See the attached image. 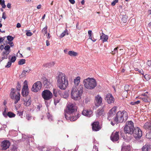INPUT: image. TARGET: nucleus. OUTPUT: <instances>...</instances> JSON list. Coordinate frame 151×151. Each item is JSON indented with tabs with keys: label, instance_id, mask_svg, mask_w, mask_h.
I'll return each instance as SVG.
<instances>
[{
	"label": "nucleus",
	"instance_id": "603ef678",
	"mask_svg": "<svg viewBox=\"0 0 151 151\" xmlns=\"http://www.w3.org/2000/svg\"><path fill=\"white\" fill-rule=\"evenodd\" d=\"M92 151H98V148L96 145H94Z\"/></svg>",
	"mask_w": 151,
	"mask_h": 151
},
{
	"label": "nucleus",
	"instance_id": "4be33fe9",
	"mask_svg": "<svg viewBox=\"0 0 151 151\" xmlns=\"http://www.w3.org/2000/svg\"><path fill=\"white\" fill-rule=\"evenodd\" d=\"M104 111V108L103 107L101 108L100 109L96 111V116L97 117H99L102 115Z\"/></svg>",
	"mask_w": 151,
	"mask_h": 151
},
{
	"label": "nucleus",
	"instance_id": "f03ea898",
	"mask_svg": "<svg viewBox=\"0 0 151 151\" xmlns=\"http://www.w3.org/2000/svg\"><path fill=\"white\" fill-rule=\"evenodd\" d=\"M58 87L62 90H65L68 85V81L64 73H59L57 78Z\"/></svg>",
	"mask_w": 151,
	"mask_h": 151
},
{
	"label": "nucleus",
	"instance_id": "393cba45",
	"mask_svg": "<svg viewBox=\"0 0 151 151\" xmlns=\"http://www.w3.org/2000/svg\"><path fill=\"white\" fill-rule=\"evenodd\" d=\"M24 101V105L26 106H28L31 104V99L30 98L28 99H25Z\"/></svg>",
	"mask_w": 151,
	"mask_h": 151
},
{
	"label": "nucleus",
	"instance_id": "7c9ffc66",
	"mask_svg": "<svg viewBox=\"0 0 151 151\" xmlns=\"http://www.w3.org/2000/svg\"><path fill=\"white\" fill-rule=\"evenodd\" d=\"M68 54L70 56H76L78 55L77 52H75L73 51H70L68 52Z\"/></svg>",
	"mask_w": 151,
	"mask_h": 151
},
{
	"label": "nucleus",
	"instance_id": "8fccbe9b",
	"mask_svg": "<svg viewBox=\"0 0 151 151\" xmlns=\"http://www.w3.org/2000/svg\"><path fill=\"white\" fill-rule=\"evenodd\" d=\"M89 39H91L92 37V31L91 30H89L88 32Z\"/></svg>",
	"mask_w": 151,
	"mask_h": 151
},
{
	"label": "nucleus",
	"instance_id": "37998d69",
	"mask_svg": "<svg viewBox=\"0 0 151 151\" xmlns=\"http://www.w3.org/2000/svg\"><path fill=\"white\" fill-rule=\"evenodd\" d=\"M146 137L147 138L150 139L151 138V132L147 133L146 135Z\"/></svg>",
	"mask_w": 151,
	"mask_h": 151
},
{
	"label": "nucleus",
	"instance_id": "5fc2aeb1",
	"mask_svg": "<svg viewBox=\"0 0 151 151\" xmlns=\"http://www.w3.org/2000/svg\"><path fill=\"white\" fill-rule=\"evenodd\" d=\"M118 2V0H115L111 3V5L112 6H114Z\"/></svg>",
	"mask_w": 151,
	"mask_h": 151
},
{
	"label": "nucleus",
	"instance_id": "e433bc0d",
	"mask_svg": "<svg viewBox=\"0 0 151 151\" xmlns=\"http://www.w3.org/2000/svg\"><path fill=\"white\" fill-rule=\"evenodd\" d=\"M10 46L9 45H6L4 47L5 50L11 52Z\"/></svg>",
	"mask_w": 151,
	"mask_h": 151
},
{
	"label": "nucleus",
	"instance_id": "bb28decb",
	"mask_svg": "<svg viewBox=\"0 0 151 151\" xmlns=\"http://www.w3.org/2000/svg\"><path fill=\"white\" fill-rule=\"evenodd\" d=\"M55 64V62L54 61H53L44 64L43 65V66L46 67L50 68L54 66Z\"/></svg>",
	"mask_w": 151,
	"mask_h": 151
},
{
	"label": "nucleus",
	"instance_id": "ea45409f",
	"mask_svg": "<svg viewBox=\"0 0 151 151\" xmlns=\"http://www.w3.org/2000/svg\"><path fill=\"white\" fill-rule=\"evenodd\" d=\"M7 40L9 42L12 41L14 39V37L12 36L8 35L7 36Z\"/></svg>",
	"mask_w": 151,
	"mask_h": 151
},
{
	"label": "nucleus",
	"instance_id": "72a5a7b5",
	"mask_svg": "<svg viewBox=\"0 0 151 151\" xmlns=\"http://www.w3.org/2000/svg\"><path fill=\"white\" fill-rule=\"evenodd\" d=\"M8 116L10 118L14 117L15 116V114L12 112L9 111L7 113V116Z\"/></svg>",
	"mask_w": 151,
	"mask_h": 151
},
{
	"label": "nucleus",
	"instance_id": "58836bf2",
	"mask_svg": "<svg viewBox=\"0 0 151 151\" xmlns=\"http://www.w3.org/2000/svg\"><path fill=\"white\" fill-rule=\"evenodd\" d=\"M140 103V101L139 100H138L136 101H132L130 102V104L132 105H135L136 104H138Z\"/></svg>",
	"mask_w": 151,
	"mask_h": 151
},
{
	"label": "nucleus",
	"instance_id": "39448f33",
	"mask_svg": "<svg viewBox=\"0 0 151 151\" xmlns=\"http://www.w3.org/2000/svg\"><path fill=\"white\" fill-rule=\"evenodd\" d=\"M128 118L127 112L123 111L122 112L119 111L116 114V117L114 118V121L117 123H122L125 122Z\"/></svg>",
	"mask_w": 151,
	"mask_h": 151
},
{
	"label": "nucleus",
	"instance_id": "c756f323",
	"mask_svg": "<svg viewBox=\"0 0 151 151\" xmlns=\"http://www.w3.org/2000/svg\"><path fill=\"white\" fill-rule=\"evenodd\" d=\"M38 149L41 151H50V150L52 151V150L51 149L47 148H45L44 147H38Z\"/></svg>",
	"mask_w": 151,
	"mask_h": 151
},
{
	"label": "nucleus",
	"instance_id": "412c9836",
	"mask_svg": "<svg viewBox=\"0 0 151 151\" xmlns=\"http://www.w3.org/2000/svg\"><path fill=\"white\" fill-rule=\"evenodd\" d=\"M151 146L148 144H146L142 148V151H150Z\"/></svg>",
	"mask_w": 151,
	"mask_h": 151
},
{
	"label": "nucleus",
	"instance_id": "69168bd1",
	"mask_svg": "<svg viewBox=\"0 0 151 151\" xmlns=\"http://www.w3.org/2000/svg\"><path fill=\"white\" fill-rule=\"evenodd\" d=\"M47 117H48V119L49 120V121H52V118L51 116L50 115H47Z\"/></svg>",
	"mask_w": 151,
	"mask_h": 151
},
{
	"label": "nucleus",
	"instance_id": "5701e85b",
	"mask_svg": "<svg viewBox=\"0 0 151 151\" xmlns=\"http://www.w3.org/2000/svg\"><path fill=\"white\" fill-rule=\"evenodd\" d=\"M81 79L80 77L79 76H77L76 78L74 79V83L75 87H76L78 86L80 82V80Z\"/></svg>",
	"mask_w": 151,
	"mask_h": 151
},
{
	"label": "nucleus",
	"instance_id": "ddd939ff",
	"mask_svg": "<svg viewBox=\"0 0 151 151\" xmlns=\"http://www.w3.org/2000/svg\"><path fill=\"white\" fill-rule=\"evenodd\" d=\"M41 81L43 82L44 86L47 88H49L52 86L50 81L45 77L41 79Z\"/></svg>",
	"mask_w": 151,
	"mask_h": 151
},
{
	"label": "nucleus",
	"instance_id": "de8ad7c7",
	"mask_svg": "<svg viewBox=\"0 0 151 151\" xmlns=\"http://www.w3.org/2000/svg\"><path fill=\"white\" fill-rule=\"evenodd\" d=\"M16 58L15 56H12L10 60V61L12 63H14L16 60Z\"/></svg>",
	"mask_w": 151,
	"mask_h": 151
},
{
	"label": "nucleus",
	"instance_id": "49530a36",
	"mask_svg": "<svg viewBox=\"0 0 151 151\" xmlns=\"http://www.w3.org/2000/svg\"><path fill=\"white\" fill-rule=\"evenodd\" d=\"M144 78L147 80L148 81L150 78V76L148 74H146L144 76Z\"/></svg>",
	"mask_w": 151,
	"mask_h": 151
},
{
	"label": "nucleus",
	"instance_id": "bf43d9fd",
	"mask_svg": "<svg viewBox=\"0 0 151 151\" xmlns=\"http://www.w3.org/2000/svg\"><path fill=\"white\" fill-rule=\"evenodd\" d=\"M147 64L148 66L151 67V60H148Z\"/></svg>",
	"mask_w": 151,
	"mask_h": 151
},
{
	"label": "nucleus",
	"instance_id": "a211bd4d",
	"mask_svg": "<svg viewBox=\"0 0 151 151\" xmlns=\"http://www.w3.org/2000/svg\"><path fill=\"white\" fill-rule=\"evenodd\" d=\"M101 127L99 125V122H94L92 124V129L93 131H97L101 129Z\"/></svg>",
	"mask_w": 151,
	"mask_h": 151
},
{
	"label": "nucleus",
	"instance_id": "0e129e2a",
	"mask_svg": "<svg viewBox=\"0 0 151 151\" xmlns=\"http://www.w3.org/2000/svg\"><path fill=\"white\" fill-rule=\"evenodd\" d=\"M89 101V99L88 98H86L85 99V102L86 103H88Z\"/></svg>",
	"mask_w": 151,
	"mask_h": 151
},
{
	"label": "nucleus",
	"instance_id": "a18cd8bd",
	"mask_svg": "<svg viewBox=\"0 0 151 151\" xmlns=\"http://www.w3.org/2000/svg\"><path fill=\"white\" fill-rule=\"evenodd\" d=\"M129 86L128 85H126L124 86V90L125 91L128 92V91H129Z\"/></svg>",
	"mask_w": 151,
	"mask_h": 151
},
{
	"label": "nucleus",
	"instance_id": "13d9d810",
	"mask_svg": "<svg viewBox=\"0 0 151 151\" xmlns=\"http://www.w3.org/2000/svg\"><path fill=\"white\" fill-rule=\"evenodd\" d=\"M26 35L28 36H30L32 35V33L29 32H27L26 33Z\"/></svg>",
	"mask_w": 151,
	"mask_h": 151
},
{
	"label": "nucleus",
	"instance_id": "6ab92c4d",
	"mask_svg": "<svg viewBox=\"0 0 151 151\" xmlns=\"http://www.w3.org/2000/svg\"><path fill=\"white\" fill-rule=\"evenodd\" d=\"M92 111L90 110H83L82 112V114L88 117H90L92 116Z\"/></svg>",
	"mask_w": 151,
	"mask_h": 151
},
{
	"label": "nucleus",
	"instance_id": "79ce46f5",
	"mask_svg": "<svg viewBox=\"0 0 151 151\" xmlns=\"http://www.w3.org/2000/svg\"><path fill=\"white\" fill-rule=\"evenodd\" d=\"M135 70L136 71H138L139 73L144 75V72L142 69H139L138 68H135Z\"/></svg>",
	"mask_w": 151,
	"mask_h": 151
},
{
	"label": "nucleus",
	"instance_id": "c85d7f7f",
	"mask_svg": "<svg viewBox=\"0 0 151 151\" xmlns=\"http://www.w3.org/2000/svg\"><path fill=\"white\" fill-rule=\"evenodd\" d=\"M17 147L16 145H12L9 149L8 151H17Z\"/></svg>",
	"mask_w": 151,
	"mask_h": 151
},
{
	"label": "nucleus",
	"instance_id": "09e8293b",
	"mask_svg": "<svg viewBox=\"0 0 151 151\" xmlns=\"http://www.w3.org/2000/svg\"><path fill=\"white\" fill-rule=\"evenodd\" d=\"M53 94L54 96L55 97H57V91L55 89H53Z\"/></svg>",
	"mask_w": 151,
	"mask_h": 151
},
{
	"label": "nucleus",
	"instance_id": "1a4fd4ad",
	"mask_svg": "<svg viewBox=\"0 0 151 151\" xmlns=\"http://www.w3.org/2000/svg\"><path fill=\"white\" fill-rule=\"evenodd\" d=\"M52 92L48 90H45L42 93V97L45 100H50L52 98Z\"/></svg>",
	"mask_w": 151,
	"mask_h": 151
},
{
	"label": "nucleus",
	"instance_id": "9b49d317",
	"mask_svg": "<svg viewBox=\"0 0 151 151\" xmlns=\"http://www.w3.org/2000/svg\"><path fill=\"white\" fill-rule=\"evenodd\" d=\"M10 143L8 140H4L2 141L1 144V147L2 150H6L9 148Z\"/></svg>",
	"mask_w": 151,
	"mask_h": 151
},
{
	"label": "nucleus",
	"instance_id": "20e7f679",
	"mask_svg": "<svg viewBox=\"0 0 151 151\" xmlns=\"http://www.w3.org/2000/svg\"><path fill=\"white\" fill-rule=\"evenodd\" d=\"M17 89L12 88L10 93V96L12 99L14 100V104H16L19 101L20 94L19 93L20 85L18 83L17 86Z\"/></svg>",
	"mask_w": 151,
	"mask_h": 151
},
{
	"label": "nucleus",
	"instance_id": "b1692460",
	"mask_svg": "<svg viewBox=\"0 0 151 151\" xmlns=\"http://www.w3.org/2000/svg\"><path fill=\"white\" fill-rule=\"evenodd\" d=\"M108 39V36L103 33H102V35L100 36V40H101L103 42H106Z\"/></svg>",
	"mask_w": 151,
	"mask_h": 151
},
{
	"label": "nucleus",
	"instance_id": "e2e57ef3",
	"mask_svg": "<svg viewBox=\"0 0 151 151\" xmlns=\"http://www.w3.org/2000/svg\"><path fill=\"white\" fill-rule=\"evenodd\" d=\"M142 99L143 101L145 102H148V100L147 98H142Z\"/></svg>",
	"mask_w": 151,
	"mask_h": 151
},
{
	"label": "nucleus",
	"instance_id": "2eb2a0df",
	"mask_svg": "<svg viewBox=\"0 0 151 151\" xmlns=\"http://www.w3.org/2000/svg\"><path fill=\"white\" fill-rule=\"evenodd\" d=\"M28 87L27 84L24 85L23 86L22 90V95L24 97H26L28 94Z\"/></svg>",
	"mask_w": 151,
	"mask_h": 151
},
{
	"label": "nucleus",
	"instance_id": "a878e982",
	"mask_svg": "<svg viewBox=\"0 0 151 151\" xmlns=\"http://www.w3.org/2000/svg\"><path fill=\"white\" fill-rule=\"evenodd\" d=\"M143 127L145 129H147L151 130V123L150 122L146 123L144 124Z\"/></svg>",
	"mask_w": 151,
	"mask_h": 151
},
{
	"label": "nucleus",
	"instance_id": "0eeeda50",
	"mask_svg": "<svg viewBox=\"0 0 151 151\" xmlns=\"http://www.w3.org/2000/svg\"><path fill=\"white\" fill-rule=\"evenodd\" d=\"M134 123L132 121H128L126 122L124 127V132L126 134H132L134 129Z\"/></svg>",
	"mask_w": 151,
	"mask_h": 151
},
{
	"label": "nucleus",
	"instance_id": "9d476101",
	"mask_svg": "<svg viewBox=\"0 0 151 151\" xmlns=\"http://www.w3.org/2000/svg\"><path fill=\"white\" fill-rule=\"evenodd\" d=\"M42 87V84L41 82L40 81H37L33 85L31 90L33 92H37L40 91Z\"/></svg>",
	"mask_w": 151,
	"mask_h": 151
},
{
	"label": "nucleus",
	"instance_id": "4c0bfd02",
	"mask_svg": "<svg viewBox=\"0 0 151 151\" xmlns=\"http://www.w3.org/2000/svg\"><path fill=\"white\" fill-rule=\"evenodd\" d=\"M25 60L24 59H22L20 60L18 64L20 65H23L25 63Z\"/></svg>",
	"mask_w": 151,
	"mask_h": 151
},
{
	"label": "nucleus",
	"instance_id": "473e14b6",
	"mask_svg": "<svg viewBox=\"0 0 151 151\" xmlns=\"http://www.w3.org/2000/svg\"><path fill=\"white\" fill-rule=\"evenodd\" d=\"M68 91H65L62 94L63 97L65 99L68 98L69 96Z\"/></svg>",
	"mask_w": 151,
	"mask_h": 151
},
{
	"label": "nucleus",
	"instance_id": "aec40b11",
	"mask_svg": "<svg viewBox=\"0 0 151 151\" xmlns=\"http://www.w3.org/2000/svg\"><path fill=\"white\" fill-rule=\"evenodd\" d=\"M131 147L128 145L124 143L122 145V151H130Z\"/></svg>",
	"mask_w": 151,
	"mask_h": 151
},
{
	"label": "nucleus",
	"instance_id": "c03bdc74",
	"mask_svg": "<svg viewBox=\"0 0 151 151\" xmlns=\"http://www.w3.org/2000/svg\"><path fill=\"white\" fill-rule=\"evenodd\" d=\"M60 101V99H54V104L55 105H56Z\"/></svg>",
	"mask_w": 151,
	"mask_h": 151
},
{
	"label": "nucleus",
	"instance_id": "4d7b16f0",
	"mask_svg": "<svg viewBox=\"0 0 151 151\" xmlns=\"http://www.w3.org/2000/svg\"><path fill=\"white\" fill-rule=\"evenodd\" d=\"M118 48L117 47L115 48L114 49V51H112V52H114V53H113L114 54H115L116 53L118 52L117 50H118Z\"/></svg>",
	"mask_w": 151,
	"mask_h": 151
},
{
	"label": "nucleus",
	"instance_id": "4468645a",
	"mask_svg": "<svg viewBox=\"0 0 151 151\" xmlns=\"http://www.w3.org/2000/svg\"><path fill=\"white\" fill-rule=\"evenodd\" d=\"M116 108V107L114 106L109 111L108 114V119L109 120V121H110L111 119V118L115 114Z\"/></svg>",
	"mask_w": 151,
	"mask_h": 151
},
{
	"label": "nucleus",
	"instance_id": "c9c22d12",
	"mask_svg": "<svg viewBox=\"0 0 151 151\" xmlns=\"http://www.w3.org/2000/svg\"><path fill=\"white\" fill-rule=\"evenodd\" d=\"M31 70L29 68H26V70H24L22 72V74L24 76H25L26 74V73H29L30 71Z\"/></svg>",
	"mask_w": 151,
	"mask_h": 151
},
{
	"label": "nucleus",
	"instance_id": "338daca9",
	"mask_svg": "<svg viewBox=\"0 0 151 151\" xmlns=\"http://www.w3.org/2000/svg\"><path fill=\"white\" fill-rule=\"evenodd\" d=\"M69 1L72 4H74L75 3V1L74 0H69Z\"/></svg>",
	"mask_w": 151,
	"mask_h": 151
},
{
	"label": "nucleus",
	"instance_id": "3c124183",
	"mask_svg": "<svg viewBox=\"0 0 151 151\" xmlns=\"http://www.w3.org/2000/svg\"><path fill=\"white\" fill-rule=\"evenodd\" d=\"M12 65V62H10V61H9L7 64V65L5 66L6 68H9Z\"/></svg>",
	"mask_w": 151,
	"mask_h": 151
},
{
	"label": "nucleus",
	"instance_id": "774afa93",
	"mask_svg": "<svg viewBox=\"0 0 151 151\" xmlns=\"http://www.w3.org/2000/svg\"><path fill=\"white\" fill-rule=\"evenodd\" d=\"M21 25L19 23H18L17 24V28H19L21 27Z\"/></svg>",
	"mask_w": 151,
	"mask_h": 151
},
{
	"label": "nucleus",
	"instance_id": "f257e3e1",
	"mask_svg": "<svg viewBox=\"0 0 151 151\" xmlns=\"http://www.w3.org/2000/svg\"><path fill=\"white\" fill-rule=\"evenodd\" d=\"M67 109L65 114V118L67 120H70L71 121L76 120L80 116V114H77L76 116H74L73 115H75V113L77 111V107L74 104L69 103L67 105Z\"/></svg>",
	"mask_w": 151,
	"mask_h": 151
},
{
	"label": "nucleus",
	"instance_id": "864d4df0",
	"mask_svg": "<svg viewBox=\"0 0 151 151\" xmlns=\"http://www.w3.org/2000/svg\"><path fill=\"white\" fill-rule=\"evenodd\" d=\"M26 119L28 121L32 119V116L29 114L26 115Z\"/></svg>",
	"mask_w": 151,
	"mask_h": 151
},
{
	"label": "nucleus",
	"instance_id": "052dcab7",
	"mask_svg": "<svg viewBox=\"0 0 151 151\" xmlns=\"http://www.w3.org/2000/svg\"><path fill=\"white\" fill-rule=\"evenodd\" d=\"M6 37H0V44L5 39V38H6Z\"/></svg>",
	"mask_w": 151,
	"mask_h": 151
},
{
	"label": "nucleus",
	"instance_id": "680f3d73",
	"mask_svg": "<svg viewBox=\"0 0 151 151\" xmlns=\"http://www.w3.org/2000/svg\"><path fill=\"white\" fill-rule=\"evenodd\" d=\"M2 18H3L4 19H5L6 18V14L4 12L3 13Z\"/></svg>",
	"mask_w": 151,
	"mask_h": 151
},
{
	"label": "nucleus",
	"instance_id": "6e6d98bb",
	"mask_svg": "<svg viewBox=\"0 0 151 151\" xmlns=\"http://www.w3.org/2000/svg\"><path fill=\"white\" fill-rule=\"evenodd\" d=\"M7 44L10 45V47H12L14 46V44L12 41L8 42H7Z\"/></svg>",
	"mask_w": 151,
	"mask_h": 151
},
{
	"label": "nucleus",
	"instance_id": "cd10ccee",
	"mask_svg": "<svg viewBox=\"0 0 151 151\" xmlns=\"http://www.w3.org/2000/svg\"><path fill=\"white\" fill-rule=\"evenodd\" d=\"M10 52L5 50L2 53V58L7 59V58L8 55L10 53Z\"/></svg>",
	"mask_w": 151,
	"mask_h": 151
},
{
	"label": "nucleus",
	"instance_id": "2f4dec72",
	"mask_svg": "<svg viewBox=\"0 0 151 151\" xmlns=\"http://www.w3.org/2000/svg\"><path fill=\"white\" fill-rule=\"evenodd\" d=\"M68 30L67 29H65L63 33H62L60 36V37L61 38L63 37L65 35H68Z\"/></svg>",
	"mask_w": 151,
	"mask_h": 151
},
{
	"label": "nucleus",
	"instance_id": "6e6552de",
	"mask_svg": "<svg viewBox=\"0 0 151 151\" xmlns=\"http://www.w3.org/2000/svg\"><path fill=\"white\" fill-rule=\"evenodd\" d=\"M132 134L136 139L138 140L140 139L142 136V132L139 128L135 127Z\"/></svg>",
	"mask_w": 151,
	"mask_h": 151
},
{
	"label": "nucleus",
	"instance_id": "f704fd0d",
	"mask_svg": "<svg viewBox=\"0 0 151 151\" xmlns=\"http://www.w3.org/2000/svg\"><path fill=\"white\" fill-rule=\"evenodd\" d=\"M127 16L126 15H123L122 16V22L124 23H125L127 21Z\"/></svg>",
	"mask_w": 151,
	"mask_h": 151
},
{
	"label": "nucleus",
	"instance_id": "a19ab883",
	"mask_svg": "<svg viewBox=\"0 0 151 151\" xmlns=\"http://www.w3.org/2000/svg\"><path fill=\"white\" fill-rule=\"evenodd\" d=\"M7 109L6 107L5 108L4 111L3 112V115L4 116L5 118L7 117Z\"/></svg>",
	"mask_w": 151,
	"mask_h": 151
},
{
	"label": "nucleus",
	"instance_id": "f8f14e48",
	"mask_svg": "<svg viewBox=\"0 0 151 151\" xmlns=\"http://www.w3.org/2000/svg\"><path fill=\"white\" fill-rule=\"evenodd\" d=\"M105 99L109 104H112L114 103V97L110 93L107 94L106 95Z\"/></svg>",
	"mask_w": 151,
	"mask_h": 151
},
{
	"label": "nucleus",
	"instance_id": "423d86ee",
	"mask_svg": "<svg viewBox=\"0 0 151 151\" xmlns=\"http://www.w3.org/2000/svg\"><path fill=\"white\" fill-rule=\"evenodd\" d=\"M83 84L85 88L89 90L94 89L97 85L95 80L94 78H90L84 79Z\"/></svg>",
	"mask_w": 151,
	"mask_h": 151
},
{
	"label": "nucleus",
	"instance_id": "dca6fc26",
	"mask_svg": "<svg viewBox=\"0 0 151 151\" xmlns=\"http://www.w3.org/2000/svg\"><path fill=\"white\" fill-rule=\"evenodd\" d=\"M110 138L111 140L114 142L118 141L119 138V132H116L114 133H112Z\"/></svg>",
	"mask_w": 151,
	"mask_h": 151
},
{
	"label": "nucleus",
	"instance_id": "7ed1b4c3",
	"mask_svg": "<svg viewBox=\"0 0 151 151\" xmlns=\"http://www.w3.org/2000/svg\"><path fill=\"white\" fill-rule=\"evenodd\" d=\"M83 92V89L82 85H80L78 88L76 87H73L71 91V97L75 101L79 100L81 98Z\"/></svg>",
	"mask_w": 151,
	"mask_h": 151
},
{
	"label": "nucleus",
	"instance_id": "f3484780",
	"mask_svg": "<svg viewBox=\"0 0 151 151\" xmlns=\"http://www.w3.org/2000/svg\"><path fill=\"white\" fill-rule=\"evenodd\" d=\"M102 104V98L99 95L95 96V105L96 106H99Z\"/></svg>",
	"mask_w": 151,
	"mask_h": 151
}]
</instances>
